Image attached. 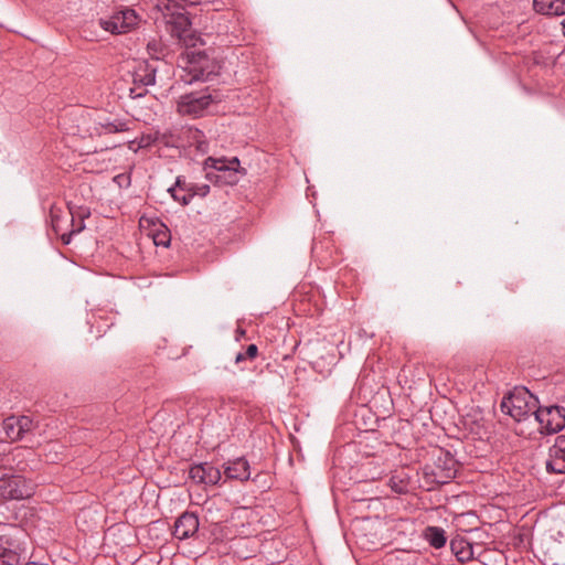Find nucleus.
I'll list each match as a JSON object with an SVG mask.
<instances>
[{"label": "nucleus", "instance_id": "393cba45", "mask_svg": "<svg viewBox=\"0 0 565 565\" xmlns=\"http://www.w3.org/2000/svg\"><path fill=\"white\" fill-rule=\"evenodd\" d=\"M169 192L171 193L172 198L175 201L180 202L182 205H188L191 202V200L193 199V195L190 192H186V194H183L182 196H179L177 194V192H175V188L174 186L170 188Z\"/></svg>", "mask_w": 565, "mask_h": 565}, {"label": "nucleus", "instance_id": "6e6552de", "mask_svg": "<svg viewBox=\"0 0 565 565\" xmlns=\"http://www.w3.org/2000/svg\"><path fill=\"white\" fill-rule=\"evenodd\" d=\"M189 476L194 482L205 486H215L222 478L220 469L210 462H202L192 466L190 468Z\"/></svg>", "mask_w": 565, "mask_h": 565}, {"label": "nucleus", "instance_id": "5701e85b", "mask_svg": "<svg viewBox=\"0 0 565 565\" xmlns=\"http://www.w3.org/2000/svg\"><path fill=\"white\" fill-rule=\"evenodd\" d=\"M390 486L396 493H406L408 491V484L404 480H396L395 477L390 479Z\"/></svg>", "mask_w": 565, "mask_h": 565}, {"label": "nucleus", "instance_id": "b1692460", "mask_svg": "<svg viewBox=\"0 0 565 565\" xmlns=\"http://www.w3.org/2000/svg\"><path fill=\"white\" fill-rule=\"evenodd\" d=\"M147 50L153 58L159 60L163 47L160 42L152 41L148 43Z\"/></svg>", "mask_w": 565, "mask_h": 565}, {"label": "nucleus", "instance_id": "7c9ffc66", "mask_svg": "<svg viewBox=\"0 0 565 565\" xmlns=\"http://www.w3.org/2000/svg\"><path fill=\"white\" fill-rule=\"evenodd\" d=\"M145 85H151L154 83V74H147L142 79Z\"/></svg>", "mask_w": 565, "mask_h": 565}, {"label": "nucleus", "instance_id": "dca6fc26", "mask_svg": "<svg viewBox=\"0 0 565 565\" xmlns=\"http://www.w3.org/2000/svg\"><path fill=\"white\" fill-rule=\"evenodd\" d=\"M423 536L434 548H441L447 542L445 530L438 526H427Z\"/></svg>", "mask_w": 565, "mask_h": 565}, {"label": "nucleus", "instance_id": "4468645a", "mask_svg": "<svg viewBox=\"0 0 565 565\" xmlns=\"http://www.w3.org/2000/svg\"><path fill=\"white\" fill-rule=\"evenodd\" d=\"M224 475L227 479L245 481L249 479V463L244 457L230 460L224 467Z\"/></svg>", "mask_w": 565, "mask_h": 565}, {"label": "nucleus", "instance_id": "c756f323", "mask_svg": "<svg viewBox=\"0 0 565 565\" xmlns=\"http://www.w3.org/2000/svg\"><path fill=\"white\" fill-rule=\"evenodd\" d=\"M175 186H178L180 190L186 192V188L189 186V183H186L184 180L181 179V177L177 178Z\"/></svg>", "mask_w": 565, "mask_h": 565}, {"label": "nucleus", "instance_id": "39448f33", "mask_svg": "<svg viewBox=\"0 0 565 565\" xmlns=\"http://www.w3.org/2000/svg\"><path fill=\"white\" fill-rule=\"evenodd\" d=\"M36 490V483L20 475H11L0 478V500H26L31 498Z\"/></svg>", "mask_w": 565, "mask_h": 565}, {"label": "nucleus", "instance_id": "c85d7f7f", "mask_svg": "<svg viewBox=\"0 0 565 565\" xmlns=\"http://www.w3.org/2000/svg\"><path fill=\"white\" fill-rule=\"evenodd\" d=\"M147 93V89L143 86L135 87L129 89V96L131 98L141 97Z\"/></svg>", "mask_w": 565, "mask_h": 565}, {"label": "nucleus", "instance_id": "423d86ee", "mask_svg": "<svg viewBox=\"0 0 565 565\" xmlns=\"http://www.w3.org/2000/svg\"><path fill=\"white\" fill-rule=\"evenodd\" d=\"M534 417L541 433L555 434L565 428V408L562 406H537Z\"/></svg>", "mask_w": 565, "mask_h": 565}, {"label": "nucleus", "instance_id": "7ed1b4c3", "mask_svg": "<svg viewBox=\"0 0 565 565\" xmlns=\"http://www.w3.org/2000/svg\"><path fill=\"white\" fill-rule=\"evenodd\" d=\"M423 471L431 483L446 484L456 477L458 461L449 451L437 448L433 452V462L426 463Z\"/></svg>", "mask_w": 565, "mask_h": 565}, {"label": "nucleus", "instance_id": "aec40b11", "mask_svg": "<svg viewBox=\"0 0 565 565\" xmlns=\"http://www.w3.org/2000/svg\"><path fill=\"white\" fill-rule=\"evenodd\" d=\"M35 428H36V424L34 423V420L31 417L25 416V415L19 416V424H18L19 440L24 439L26 434L33 431Z\"/></svg>", "mask_w": 565, "mask_h": 565}, {"label": "nucleus", "instance_id": "4be33fe9", "mask_svg": "<svg viewBox=\"0 0 565 565\" xmlns=\"http://www.w3.org/2000/svg\"><path fill=\"white\" fill-rule=\"evenodd\" d=\"M186 192L192 193L193 196H195V195L205 196L210 192V185L189 183V186L186 188Z\"/></svg>", "mask_w": 565, "mask_h": 565}, {"label": "nucleus", "instance_id": "a211bd4d", "mask_svg": "<svg viewBox=\"0 0 565 565\" xmlns=\"http://www.w3.org/2000/svg\"><path fill=\"white\" fill-rule=\"evenodd\" d=\"M450 547L461 562L468 561L472 557V547L469 543L452 540L450 542Z\"/></svg>", "mask_w": 565, "mask_h": 565}, {"label": "nucleus", "instance_id": "473e14b6", "mask_svg": "<svg viewBox=\"0 0 565 565\" xmlns=\"http://www.w3.org/2000/svg\"><path fill=\"white\" fill-rule=\"evenodd\" d=\"M476 426H477V428L476 429L471 428V431L479 434L480 433L479 429L481 426L479 424H476Z\"/></svg>", "mask_w": 565, "mask_h": 565}, {"label": "nucleus", "instance_id": "a878e982", "mask_svg": "<svg viewBox=\"0 0 565 565\" xmlns=\"http://www.w3.org/2000/svg\"><path fill=\"white\" fill-rule=\"evenodd\" d=\"M51 223L53 231L58 234L61 231V216L57 215L53 210H51Z\"/></svg>", "mask_w": 565, "mask_h": 565}, {"label": "nucleus", "instance_id": "cd10ccee", "mask_svg": "<svg viewBox=\"0 0 565 565\" xmlns=\"http://www.w3.org/2000/svg\"><path fill=\"white\" fill-rule=\"evenodd\" d=\"M205 108H190V107H186V108H178L179 113L180 114H188V115H193L194 117H199V116H202L203 115V110Z\"/></svg>", "mask_w": 565, "mask_h": 565}, {"label": "nucleus", "instance_id": "f03ea898", "mask_svg": "<svg viewBox=\"0 0 565 565\" xmlns=\"http://www.w3.org/2000/svg\"><path fill=\"white\" fill-rule=\"evenodd\" d=\"M537 398L526 388H515L501 401L502 413L511 416L516 422L525 420L529 416L535 415Z\"/></svg>", "mask_w": 565, "mask_h": 565}, {"label": "nucleus", "instance_id": "9b49d317", "mask_svg": "<svg viewBox=\"0 0 565 565\" xmlns=\"http://www.w3.org/2000/svg\"><path fill=\"white\" fill-rule=\"evenodd\" d=\"M21 547L17 540L9 534L0 535V565H19Z\"/></svg>", "mask_w": 565, "mask_h": 565}, {"label": "nucleus", "instance_id": "f257e3e1", "mask_svg": "<svg viewBox=\"0 0 565 565\" xmlns=\"http://www.w3.org/2000/svg\"><path fill=\"white\" fill-rule=\"evenodd\" d=\"M178 65L185 73L181 78L186 83L209 81L217 74L218 66L204 51H185L178 58Z\"/></svg>", "mask_w": 565, "mask_h": 565}, {"label": "nucleus", "instance_id": "1a4fd4ad", "mask_svg": "<svg viewBox=\"0 0 565 565\" xmlns=\"http://www.w3.org/2000/svg\"><path fill=\"white\" fill-rule=\"evenodd\" d=\"M545 467L550 473H565V435L556 437L554 445L550 448Z\"/></svg>", "mask_w": 565, "mask_h": 565}, {"label": "nucleus", "instance_id": "f8f14e48", "mask_svg": "<svg viewBox=\"0 0 565 565\" xmlns=\"http://www.w3.org/2000/svg\"><path fill=\"white\" fill-rule=\"evenodd\" d=\"M71 221L73 228L68 233H63L61 239L63 244L67 245L71 243V238L74 234L82 232L85 228L84 221L89 217L90 210L87 206L68 205Z\"/></svg>", "mask_w": 565, "mask_h": 565}, {"label": "nucleus", "instance_id": "6ab92c4d", "mask_svg": "<svg viewBox=\"0 0 565 565\" xmlns=\"http://www.w3.org/2000/svg\"><path fill=\"white\" fill-rule=\"evenodd\" d=\"M18 424L19 416L14 415L7 417L2 423L3 430L11 441H19Z\"/></svg>", "mask_w": 565, "mask_h": 565}, {"label": "nucleus", "instance_id": "f3484780", "mask_svg": "<svg viewBox=\"0 0 565 565\" xmlns=\"http://www.w3.org/2000/svg\"><path fill=\"white\" fill-rule=\"evenodd\" d=\"M217 95L206 93H191L188 95V100L180 103L178 106H210L211 104L220 103Z\"/></svg>", "mask_w": 565, "mask_h": 565}, {"label": "nucleus", "instance_id": "0eeeda50", "mask_svg": "<svg viewBox=\"0 0 565 565\" xmlns=\"http://www.w3.org/2000/svg\"><path fill=\"white\" fill-rule=\"evenodd\" d=\"M139 22V18L132 9H124L114 12L108 18L99 19V25L113 34H121L131 31Z\"/></svg>", "mask_w": 565, "mask_h": 565}, {"label": "nucleus", "instance_id": "412c9836", "mask_svg": "<svg viewBox=\"0 0 565 565\" xmlns=\"http://www.w3.org/2000/svg\"><path fill=\"white\" fill-rule=\"evenodd\" d=\"M258 354V348L256 344H249L244 352H238L235 356V363L241 364L246 360H254Z\"/></svg>", "mask_w": 565, "mask_h": 565}, {"label": "nucleus", "instance_id": "20e7f679", "mask_svg": "<svg viewBox=\"0 0 565 565\" xmlns=\"http://www.w3.org/2000/svg\"><path fill=\"white\" fill-rule=\"evenodd\" d=\"M239 160L233 157L227 160L225 158L209 157L204 161V169H213L206 172V179L218 185H234L238 182V173L246 174L245 169H239Z\"/></svg>", "mask_w": 565, "mask_h": 565}, {"label": "nucleus", "instance_id": "9d476101", "mask_svg": "<svg viewBox=\"0 0 565 565\" xmlns=\"http://www.w3.org/2000/svg\"><path fill=\"white\" fill-rule=\"evenodd\" d=\"M199 518L193 512L182 513L174 523L173 536L178 540L194 537L199 531Z\"/></svg>", "mask_w": 565, "mask_h": 565}, {"label": "nucleus", "instance_id": "72a5a7b5", "mask_svg": "<svg viewBox=\"0 0 565 565\" xmlns=\"http://www.w3.org/2000/svg\"><path fill=\"white\" fill-rule=\"evenodd\" d=\"M561 25H562V32L565 36V19L561 22Z\"/></svg>", "mask_w": 565, "mask_h": 565}, {"label": "nucleus", "instance_id": "ddd939ff", "mask_svg": "<svg viewBox=\"0 0 565 565\" xmlns=\"http://www.w3.org/2000/svg\"><path fill=\"white\" fill-rule=\"evenodd\" d=\"M132 120L129 118H99L96 120L95 131L98 135L128 131L131 129Z\"/></svg>", "mask_w": 565, "mask_h": 565}, {"label": "nucleus", "instance_id": "2f4dec72", "mask_svg": "<svg viewBox=\"0 0 565 565\" xmlns=\"http://www.w3.org/2000/svg\"><path fill=\"white\" fill-rule=\"evenodd\" d=\"M154 244H156V245H163V246H168L169 241L164 242V241H163V237H160V238H159V235H157V236H154Z\"/></svg>", "mask_w": 565, "mask_h": 565}, {"label": "nucleus", "instance_id": "bb28decb", "mask_svg": "<svg viewBox=\"0 0 565 565\" xmlns=\"http://www.w3.org/2000/svg\"><path fill=\"white\" fill-rule=\"evenodd\" d=\"M51 223L53 231L58 234L61 231V216L57 215L53 210H51Z\"/></svg>", "mask_w": 565, "mask_h": 565}, {"label": "nucleus", "instance_id": "2eb2a0df", "mask_svg": "<svg viewBox=\"0 0 565 565\" xmlns=\"http://www.w3.org/2000/svg\"><path fill=\"white\" fill-rule=\"evenodd\" d=\"M533 8L545 15L565 14V0H533Z\"/></svg>", "mask_w": 565, "mask_h": 565}]
</instances>
